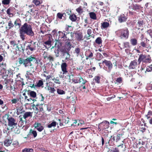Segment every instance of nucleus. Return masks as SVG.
I'll list each match as a JSON object with an SVG mask.
<instances>
[{
    "instance_id": "40",
    "label": "nucleus",
    "mask_w": 152,
    "mask_h": 152,
    "mask_svg": "<svg viewBox=\"0 0 152 152\" xmlns=\"http://www.w3.org/2000/svg\"><path fill=\"white\" fill-rule=\"evenodd\" d=\"M146 71L148 72L152 71V65L147 66Z\"/></svg>"
},
{
    "instance_id": "54",
    "label": "nucleus",
    "mask_w": 152,
    "mask_h": 152,
    "mask_svg": "<svg viewBox=\"0 0 152 152\" xmlns=\"http://www.w3.org/2000/svg\"><path fill=\"white\" fill-rule=\"evenodd\" d=\"M54 53H55L56 56V57H58L59 56V51L58 49L55 50H54Z\"/></svg>"
},
{
    "instance_id": "51",
    "label": "nucleus",
    "mask_w": 152,
    "mask_h": 152,
    "mask_svg": "<svg viewBox=\"0 0 152 152\" xmlns=\"http://www.w3.org/2000/svg\"><path fill=\"white\" fill-rule=\"evenodd\" d=\"M110 152H120V151L118 148H115L114 149L111 150Z\"/></svg>"
},
{
    "instance_id": "62",
    "label": "nucleus",
    "mask_w": 152,
    "mask_h": 152,
    "mask_svg": "<svg viewBox=\"0 0 152 152\" xmlns=\"http://www.w3.org/2000/svg\"><path fill=\"white\" fill-rule=\"evenodd\" d=\"M72 81L75 83H78V80L77 77H76L75 79H73Z\"/></svg>"
},
{
    "instance_id": "35",
    "label": "nucleus",
    "mask_w": 152,
    "mask_h": 152,
    "mask_svg": "<svg viewBox=\"0 0 152 152\" xmlns=\"http://www.w3.org/2000/svg\"><path fill=\"white\" fill-rule=\"evenodd\" d=\"M95 42L99 45L101 44L102 43V40L101 37H97L95 40Z\"/></svg>"
},
{
    "instance_id": "18",
    "label": "nucleus",
    "mask_w": 152,
    "mask_h": 152,
    "mask_svg": "<svg viewBox=\"0 0 152 152\" xmlns=\"http://www.w3.org/2000/svg\"><path fill=\"white\" fill-rule=\"evenodd\" d=\"M86 60H88V58H91L93 56V54L91 52L89 51L86 53Z\"/></svg>"
},
{
    "instance_id": "8",
    "label": "nucleus",
    "mask_w": 152,
    "mask_h": 152,
    "mask_svg": "<svg viewBox=\"0 0 152 152\" xmlns=\"http://www.w3.org/2000/svg\"><path fill=\"white\" fill-rule=\"evenodd\" d=\"M58 33L59 34L58 37L59 40L61 41H64L69 39L66 37L67 34V32H66L65 31H63V32L59 31Z\"/></svg>"
},
{
    "instance_id": "50",
    "label": "nucleus",
    "mask_w": 152,
    "mask_h": 152,
    "mask_svg": "<svg viewBox=\"0 0 152 152\" xmlns=\"http://www.w3.org/2000/svg\"><path fill=\"white\" fill-rule=\"evenodd\" d=\"M2 3L4 4H8L10 3V0H3Z\"/></svg>"
},
{
    "instance_id": "4",
    "label": "nucleus",
    "mask_w": 152,
    "mask_h": 152,
    "mask_svg": "<svg viewBox=\"0 0 152 152\" xmlns=\"http://www.w3.org/2000/svg\"><path fill=\"white\" fill-rule=\"evenodd\" d=\"M151 61L150 57L149 55L144 54H140L138 59V62L139 64L141 61L143 63H150Z\"/></svg>"
},
{
    "instance_id": "53",
    "label": "nucleus",
    "mask_w": 152,
    "mask_h": 152,
    "mask_svg": "<svg viewBox=\"0 0 152 152\" xmlns=\"http://www.w3.org/2000/svg\"><path fill=\"white\" fill-rule=\"evenodd\" d=\"M31 134H32L34 137H37V132L36 131L34 130L32 131Z\"/></svg>"
},
{
    "instance_id": "12",
    "label": "nucleus",
    "mask_w": 152,
    "mask_h": 152,
    "mask_svg": "<svg viewBox=\"0 0 152 152\" xmlns=\"http://www.w3.org/2000/svg\"><path fill=\"white\" fill-rule=\"evenodd\" d=\"M75 36L76 39L78 41L83 40V35L81 32L78 31L75 34Z\"/></svg>"
},
{
    "instance_id": "42",
    "label": "nucleus",
    "mask_w": 152,
    "mask_h": 152,
    "mask_svg": "<svg viewBox=\"0 0 152 152\" xmlns=\"http://www.w3.org/2000/svg\"><path fill=\"white\" fill-rule=\"evenodd\" d=\"M23 124V121L22 120V118H20V121H19L18 124V126L20 127H21L22 126Z\"/></svg>"
},
{
    "instance_id": "21",
    "label": "nucleus",
    "mask_w": 152,
    "mask_h": 152,
    "mask_svg": "<svg viewBox=\"0 0 152 152\" xmlns=\"http://www.w3.org/2000/svg\"><path fill=\"white\" fill-rule=\"evenodd\" d=\"M109 26V23L107 22H104L102 23L101 28H105L108 27Z\"/></svg>"
},
{
    "instance_id": "22",
    "label": "nucleus",
    "mask_w": 152,
    "mask_h": 152,
    "mask_svg": "<svg viewBox=\"0 0 152 152\" xmlns=\"http://www.w3.org/2000/svg\"><path fill=\"white\" fill-rule=\"evenodd\" d=\"M124 134V132H122L121 134H118L116 137V141L118 142L121 139V137Z\"/></svg>"
},
{
    "instance_id": "56",
    "label": "nucleus",
    "mask_w": 152,
    "mask_h": 152,
    "mask_svg": "<svg viewBox=\"0 0 152 152\" xmlns=\"http://www.w3.org/2000/svg\"><path fill=\"white\" fill-rule=\"evenodd\" d=\"M116 81L117 82L119 83H122V79L121 77H118L117 79L116 80Z\"/></svg>"
},
{
    "instance_id": "52",
    "label": "nucleus",
    "mask_w": 152,
    "mask_h": 152,
    "mask_svg": "<svg viewBox=\"0 0 152 152\" xmlns=\"http://www.w3.org/2000/svg\"><path fill=\"white\" fill-rule=\"evenodd\" d=\"M125 48H128L129 47V43L128 42H125L124 43Z\"/></svg>"
},
{
    "instance_id": "38",
    "label": "nucleus",
    "mask_w": 152,
    "mask_h": 152,
    "mask_svg": "<svg viewBox=\"0 0 152 152\" xmlns=\"http://www.w3.org/2000/svg\"><path fill=\"white\" fill-rule=\"evenodd\" d=\"M88 28L87 31V34L88 35L90 36L92 32V28L89 26H88Z\"/></svg>"
},
{
    "instance_id": "36",
    "label": "nucleus",
    "mask_w": 152,
    "mask_h": 152,
    "mask_svg": "<svg viewBox=\"0 0 152 152\" xmlns=\"http://www.w3.org/2000/svg\"><path fill=\"white\" fill-rule=\"evenodd\" d=\"M33 150L31 148H25L23 149L22 152H33Z\"/></svg>"
},
{
    "instance_id": "9",
    "label": "nucleus",
    "mask_w": 152,
    "mask_h": 152,
    "mask_svg": "<svg viewBox=\"0 0 152 152\" xmlns=\"http://www.w3.org/2000/svg\"><path fill=\"white\" fill-rule=\"evenodd\" d=\"M33 109L34 111V113L36 114H38L39 111H42L43 109L41 105L37 104L36 105L33 104L32 105Z\"/></svg>"
},
{
    "instance_id": "61",
    "label": "nucleus",
    "mask_w": 152,
    "mask_h": 152,
    "mask_svg": "<svg viewBox=\"0 0 152 152\" xmlns=\"http://www.w3.org/2000/svg\"><path fill=\"white\" fill-rule=\"evenodd\" d=\"M10 43L11 45H12L13 47H14L16 45V42L14 41H11Z\"/></svg>"
},
{
    "instance_id": "58",
    "label": "nucleus",
    "mask_w": 152,
    "mask_h": 152,
    "mask_svg": "<svg viewBox=\"0 0 152 152\" xmlns=\"http://www.w3.org/2000/svg\"><path fill=\"white\" fill-rule=\"evenodd\" d=\"M77 11L79 13H81L82 12V10L81 8L79 7L76 9Z\"/></svg>"
},
{
    "instance_id": "16",
    "label": "nucleus",
    "mask_w": 152,
    "mask_h": 152,
    "mask_svg": "<svg viewBox=\"0 0 152 152\" xmlns=\"http://www.w3.org/2000/svg\"><path fill=\"white\" fill-rule=\"evenodd\" d=\"M127 19V17L125 16L124 14L120 15L118 18V21L119 22L122 23L125 21Z\"/></svg>"
},
{
    "instance_id": "17",
    "label": "nucleus",
    "mask_w": 152,
    "mask_h": 152,
    "mask_svg": "<svg viewBox=\"0 0 152 152\" xmlns=\"http://www.w3.org/2000/svg\"><path fill=\"white\" fill-rule=\"evenodd\" d=\"M32 113L30 112H27L25 113L23 115V118L25 120L26 118L28 117L32 116Z\"/></svg>"
},
{
    "instance_id": "2",
    "label": "nucleus",
    "mask_w": 152,
    "mask_h": 152,
    "mask_svg": "<svg viewBox=\"0 0 152 152\" xmlns=\"http://www.w3.org/2000/svg\"><path fill=\"white\" fill-rule=\"evenodd\" d=\"M115 33L121 38L124 39H127L129 36V31L127 28L118 30L115 32Z\"/></svg>"
},
{
    "instance_id": "14",
    "label": "nucleus",
    "mask_w": 152,
    "mask_h": 152,
    "mask_svg": "<svg viewBox=\"0 0 152 152\" xmlns=\"http://www.w3.org/2000/svg\"><path fill=\"white\" fill-rule=\"evenodd\" d=\"M137 66V60H134L132 61L129 66V69H135Z\"/></svg>"
},
{
    "instance_id": "60",
    "label": "nucleus",
    "mask_w": 152,
    "mask_h": 152,
    "mask_svg": "<svg viewBox=\"0 0 152 152\" xmlns=\"http://www.w3.org/2000/svg\"><path fill=\"white\" fill-rule=\"evenodd\" d=\"M54 82L55 83H56V84H60L61 83V82L59 81V80L57 79H56L55 80V81H54Z\"/></svg>"
},
{
    "instance_id": "29",
    "label": "nucleus",
    "mask_w": 152,
    "mask_h": 152,
    "mask_svg": "<svg viewBox=\"0 0 152 152\" xmlns=\"http://www.w3.org/2000/svg\"><path fill=\"white\" fill-rule=\"evenodd\" d=\"M47 89L49 91V92L51 93H54V92L56 91L54 88L50 87L49 86L47 87Z\"/></svg>"
},
{
    "instance_id": "1",
    "label": "nucleus",
    "mask_w": 152,
    "mask_h": 152,
    "mask_svg": "<svg viewBox=\"0 0 152 152\" xmlns=\"http://www.w3.org/2000/svg\"><path fill=\"white\" fill-rule=\"evenodd\" d=\"M22 32L30 36H34V34L32 30L31 26L27 23H25L20 29Z\"/></svg>"
},
{
    "instance_id": "63",
    "label": "nucleus",
    "mask_w": 152,
    "mask_h": 152,
    "mask_svg": "<svg viewBox=\"0 0 152 152\" xmlns=\"http://www.w3.org/2000/svg\"><path fill=\"white\" fill-rule=\"evenodd\" d=\"M140 131L142 132H145L146 130V128L145 127H141L140 128Z\"/></svg>"
},
{
    "instance_id": "37",
    "label": "nucleus",
    "mask_w": 152,
    "mask_h": 152,
    "mask_svg": "<svg viewBox=\"0 0 152 152\" xmlns=\"http://www.w3.org/2000/svg\"><path fill=\"white\" fill-rule=\"evenodd\" d=\"M146 89L147 91L152 90V84H148L146 86Z\"/></svg>"
},
{
    "instance_id": "26",
    "label": "nucleus",
    "mask_w": 152,
    "mask_h": 152,
    "mask_svg": "<svg viewBox=\"0 0 152 152\" xmlns=\"http://www.w3.org/2000/svg\"><path fill=\"white\" fill-rule=\"evenodd\" d=\"M130 42L133 45H135L137 44V40L135 38L132 39L130 40Z\"/></svg>"
},
{
    "instance_id": "19",
    "label": "nucleus",
    "mask_w": 152,
    "mask_h": 152,
    "mask_svg": "<svg viewBox=\"0 0 152 152\" xmlns=\"http://www.w3.org/2000/svg\"><path fill=\"white\" fill-rule=\"evenodd\" d=\"M101 77L99 75H97L95 76L94 79L93 80L95 82L97 83H100V79Z\"/></svg>"
},
{
    "instance_id": "27",
    "label": "nucleus",
    "mask_w": 152,
    "mask_h": 152,
    "mask_svg": "<svg viewBox=\"0 0 152 152\" xmlns=\"http://www.w3.org/2000/svg\"><path fill=\"white\" fill-rule=\"evenodd\" d=\"M103 58V56L100 53H96V58L99 61L100 60Z\"/></svg>"
},
{
    "instance_id": "64",
    "label": "nucleus",
    "mask_w": 152,
    "mask_h": 152,
    "mask_svg": "<svg viewBox=\"0 0 152 152\" xmlns=\"http://www.w3.org/2000/svg\"><path fill=\"white\" fill-rule=\"evenodd\" d=\"M140 45L143 47H146V43L143 41L141 42L140 43Z\"/></svg>"
},
{
    "instance_id": "39",
    "label": "nucleus",
    "mask_w": 152,
    "mask_h": 152,
    "mask_svg": "<svg viewBox=\"0 0 152 152\" xmlns=\"http://www.w3.org/2000/svg\"><path fill=\"white\" fill-rule=\"evenodd\" d=\"M20 20L19 19H17L15 21L14 24L15 26H18L20 27Z\"/></svg>"
},
{
    "instance_id": "15",
    "label": "nucleus",
    "mask_w": 152,
    "mask_h": 152,
    "mask_svg": "<svg viewBox=\"0 0 152 152\" xmlns=\"http://www.w3.org/2000/svg\"><path fill=\"white\" fill-rule=\"evenodd\" d=\"M67 65L66 63H63L61 64V68L62 71L63 72V74H66L68 72L67 70Z\"/></svg>"
},
{
    "instance_id": "30",
    "label": "nucleus",
    "mask_w": 152,
    "mask_h": 152,
    "mask_svg": "<svg viewBox=\"0 0 152 152\" xmlns=\"http://www.w3.org/2000/svg\"><path fill=\"white\" fill-rule=\"evenodd\" d=\"M56 125V123L55 121H53L50 124H49L48 127L49 128H51L52 127H55Z\"/></svg>"
},
{
    "instance_id": "23",
    "label": "nucleus",
    "mask_w": 152,
    "mask_h": 152,
    "mask_svg": "<svg viewBox=\"0 0 152 152\" xmlns=\"http://www.w3.org/2000/svg\"><path fill=\"white\" fill-rule=\"evenodd\" d=\"M20 38L22 39V40H24L25 39V35L24 33L23 32H22L20 29Z\"/></svg>"
},
{
    "instance_id": "41",
    "label": "nucleus",
    "mask_w": 152,
    "mask_h": 152,
    "mask_svg": "<svg viewBox=\"0 0 152 152\" xmlns=\"http://www.w3.org/2000/svg\"><path fill=\"white\" fill-rule=\"evenodd\" d=\"M143 22L142 20L139 21L138 22L137 25L140 28H142L143 27Z\"/></svg>"
},
{
    "instance_id": "10",
    "label": "nucleus",
    "mask_w": 152,
    "mask_h": 152,
    "mask_svg": "<svg viewBox=\"0 0 152 152\" xmlns=\"http://www.w3.org/2000/svg\"><path fill=\"white\" fill-rule=\"evenodd\" d=\"M36 49V44L35 42H33L31 41L29 44L27 46L26 50H30L31 53L33 52Z\"/></svg>"
},
{
    "instance_id": "28",
    "label": "nucleus",
    "mask_w": 152,
    "mask_h": 152,
    "mask_svg": "<svg viewBox=\"0 0 152 152\" xmlns=\"http://www.w3.org/2000/svg\"><path fill=\"white\" fill-rule=\"evenodd\" d=\"M29 94L31 97L35 98L36 97V93L34 91H30Z\"/></svg>"
},
{
    "instance_id": "24",
    "label": "nucleus",
    "mask_w": 152,
    "mask_h": 152,
    "mask_svg": "<svg viewBox=\"0 0 152 152\" xmlns=\"http://www.w3.org/2000/svg\"><path fill=\"white\" fill-rule=\"evenodd\" d=\"M89 15L91 18L94 19L96 20V15L95 13L93 12H91L89 13Z\"/></svg>"
},
{
    "instance_id": "49",
    "label": "nucleus",
    "mask_w": 152,
    "mask_h": 152,
    "mask_svg": "<svg viewBox=\"0 0 152 152\" xmlns=\"http://www.w3.org/2000/svg\"><path fill=\"white\" fill-rule=\"evenodd\" d=\"M63 14L60 12H58L57 14V16L59 19H62Z\"/></svg>"
},
{
    "instance_id": "33",
    "label": "nucleus",
    "mask_w": 152,
    "mask_h": 152,
    "mask_svg": "<svg viewBox=\"0 0 152 152\" xmlns=\"http://www.w3.org/2000/svg\"><path fill=\"white\" fill-rule=\"evenodd\" d=\"M1 72L2 73V75L3 76H6L8 75V74L7 73V70L6 69L3 68L1 71Z\"/></svg>"
},
{
    "instance_id": "13",
    "label": "nucleus",
    "mask_w": 152,
    "mask_h": 152,
    "mask_svg": "<svg viewBox=\"0 0 152 152\" xmlns=\"http://www.w3.org/2000/svg\"><path fill=\"white\" fill-rule=\"evenodd\" d=\"M35 128L39 132H42L44 129V127L40 123L35 122L34 124Z\"/></svg>"
},
{
    "instance_id": "7",
    "label": "nucleus",
    "mask_w": 152,
    "mask_h": 152,
    "mask_svg": "<svg viewBox=\"0 0 152 152\" xmlns=\"http://www.w3.org/2000/svg\"><path fill=\"white\" fill-rule=\"evenodd\" d=\"M8 125L10 127L16 126L17 125V122L15 119L13 118L8 117L7 118Z\"/></svg>"
},
{
    "instance_id": "57",
    "label": "nucleus",
    "mask_w": 152,
    "mask_h": 152,
    "mask_svg": "<svg viewBox=\"0 0 152 152\" xmlns=\"http://www.w3.org/2000/svg\"><path fill=\"white\" fill-rule=\"evenodd\" d=\"M47 58L50 61H53L54 60V58L53 57L50 55H49L48 56H47Z\"/></svg>"
},
{
    "instance_id": "32",
    "label": "nucleus",
    "mask_w": 152,
    "mask_h": 152,
    "mask_svg": "<svg viewBox=\"0 0 152 152\" xmlns=\"http://www.w3.org/2000/svg\"><path fill=\"white\" fill-rule=\"evenodd\" d=\"M61 43H60L58 41H56L55 43V46L56 48H58L57 49H60V47L61 46Z\"/></svg>"
},
{
    "instance_id": "11",
    "label": "nucleus",
    "mask_w": 152,
    "mask_h": 152,
    "mask_svg": "<svg viewBox=\"0 0 152 152\" xmlns=\"http://www.w3.org/2000/svg\"><path fill=\"white\" fill-rule=\"evenodd\" d=\"M129 7H131L133 10L137 12H139L142 8L140 5L137 4H132Z\"/></svg>"
},
{
    "instance_id": "44",
    "label": "nucleus",
    "mask_w": 152,
    "mask_h": 152,
    "mask_svg": "<svg viewBox=\"0 0 152 152\" xmlns=\"http://www.w3.org/2000/svg\"><path fill=\"white\" fill-rule=\"evenodd\" d=\"M43 83L42 80H40L38 81V83H37V86L38 87H40L43 85Z\"/></svg>"
},
{
    "instance_id": "47",
    "label": "nucleus",
    "mask_w": 152,
    "mask_h": 152,
    "mask_svg": "<svg viewBox=\"0 0 152 152\" xmlns=\"http://www.w3.org/2000/svg\"><path fill=\"white\" fill-rule=\"evenodd\" d=\"M44 44L46 45V46L48 47V48H50L51 46V43H50V42L49 41H45L44 42Z\"/></svg>"
},
{
    "instance_id": "31",
    "label": "nucleus",
    "mask_w": 152,
    "mask_h": 152,
    "mask_svg": "<svg viewBox=\"0 0 152 152\" xmlns=\"http://www.w3.org/2000/svg\"><path fill=\"white\" fill-rule=\"evenodd\" d=\"M57 92L58 94H59L62 95L65 94V92L63 90L57 88Z\"/></svg>"
},
{
    "instance_id": "45",
    "label": "nucleus",
    "mask_w": 152,
    "mask_h": 152,
    "mask_svg": "<svg viewBox=\"0 0 152 152\" xmlns=\"http://www.w3.org/2000/svg\"><path fill=\"white\" fill-rule=\"evenodd\" d=\"M8 26H9V28L10 29L12 28L13 27L14 25L13 23H12V22L11 21H9L8 22Z\"/></svg>"
},
{
    "instance_id": "34",
    "label": "nucleus",
    "mask_w": 152,
    "mask_h": 152,
    "mask_svg": "<svg viewBox=\"0 0 152 152\" xmlns=\"http://www.w3.org/2000/svg\"><path fill=\"white\" fill-rule=\"evenodd\" d=\"M71 44L70 42H68L66 44L65 47L67 50L69 51L71 48Z\"/></svg>"
},
{
    "instance_id": "3",
    "label": "nucleus",
    "mask_w": 152,
    "mask_h": 152,
    "mask_svg": "<svg viewBox=\"0 0 152 152\" xmlns=\"http://www.w3.org/2000/svg\"><path fill=\"white\" fill-rule=\"evenodd\" d=\"M33 60H36V62H37L36 58L34 55L30 56L24 59L23 65L25 67L30 66L31 69H34V66L31 63Z\"/></svg>"
},
{
    "instance_id": "20",
    "label": "nucleus",
    "mask_w": 152,
    "mask_h": 152,
    "mask_svg": "<svg viewBox=\"0 0 152 152\" xmlns=\"http://www.w3.org/2000/svg\"><path fill=\"white\" fill-rule=\"evenodd\" d=\"M69 19L72 22H75L77 20V17L75 14L71 15L69 16Z\"/></svg>"
},
{
    "instance_id": "55",
    "label": "nucleus",
    "mask_w": 152,
    "mask_h": 152,
    "mask_svg": "<svg viewBox=\"0 0 152 152\" xmlns=\"http://www.w3.org/2000/svg\"><path fill=\"white\" fill-rule=\"evenodd\" d=\"M18 62L20 64H23H23L24 63V59H23L21 58H20Z\"/></svg>"
},
{
    "instance_id": "6",
    "label": "nucleus",
    "mask_w": 152,
    "mask_h": 152,
    "mask_svg": "<svg viewBox=\"0 0 152 152\" xmlns=\"http://www.w3.org/2000/svg\"><path fill=\"white\" fill-rule=\"evenodd\" d=\"M109 122L107 121H104L99 123L98 128L100 131L107 129L109 127Z\"/></svg>"
},
{
    "instance_id": "5",
    "label": "nucleus",
    "mask_w": 152,
    "mask_h": 152,
    "mask_svg": "<svg viewBox=\"0 0 152 152\" xmlns=\"http://www.w3.org/2000/svg\"><path fill=\"white\" fill-rule=\"evenodd\" d=\"M102 64L106 66L104 67V69L108 72H110L113 68V65L110 61L104 60L102 61Z\"/></svg>"
},
{
    "instance_id": "25",
    "label": "nucleus",
    "mask_w": 152,
    "mask_h": 152,
    "mask_svg": "<svg viewBox=\"0 0 152 152\" xmlns=\"http://www.w3.org/2000/svg\"><path fill=\"white\" fill-rule=\"evenodd\" d=\"M33 2L35 5L38 6L42 3V1L41 0H33Z\"/></svg>"
},
{
    "instance_id": "46",
    "label": "nucleus",
    "mask_w": 152,
    "mask_h": 152,
    "mask_svg": "<svg viewBox=\"0 0 152 152\" xmlns=\"http://www.w3.org/2000/svg\"><path fill=\"white\" fill-rule=\"evenodd\" d=\"M75 53H76L77 56H78L80 52V49L79 48H77L75 49Z\"/></svg>"
},
{
    "instance_id": "59",
    "label": "nucleus",
    "mask_w": 152,
    "mask_h": 152,
    "mask_svg": "<svg viewBox=\"0 0 152 152\" xmlns=\"http://www.w3.org/2000/svg\"><path fill=\"white\" fill-rule=\"evenodd\" d=\"M77 77L78 80V83H81V82H82V81H83V78L82 77Z\"/></svg>"
},
{
    "instance_id": "43",
    "label": "nucleus",
    "mask_w": 152,
    "mask_h": 152,
    "mask_svg": "<svg viewBox=\"0 0 152 152\" xmlns=\"http://www.w3.org/2000/svg\"><path fill=\"white\" fill-rule=\"evenodd\" d=\"M32 75V74L29 71H27L26 72L25 76L27 79H30V76Z\"/></svg>"
},
{
    "instance_id": "48",
    "label": "nucleus",
    "mask_w": 152,
    "mask_h": 152,
    "mask_svg": "<svg viewBox=\"0 0 152 152\" xmlns=\"http://www.w3.org/2000/svg\"><path fill=\"white\" fill-rule=\"evenodd\" d=\"M4 143L5 145L8 146L10 144V141L9 140H6L4 142Z\"/></svg>"
}]
</instances>
